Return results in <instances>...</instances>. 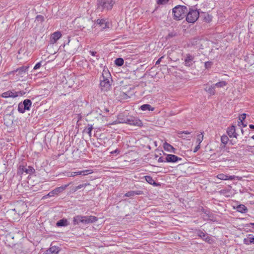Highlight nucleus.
<instances>
[{"label":"nucleus","instance_id":"393cba45","mask_svg":"<svg viewBox=\"0 0 254 254\" xmlns=\"http://www.w3.org/2000/svg\"><path fill=\"white\" fill-rule=\"evenodd\" d=\"M236 209L237 211L242 213H246L248 211L247 207L243 204L238 205L236 207Z\"/></svg>","mask_w":254,"mask_h":254},{"label":"nucleus","instance_id":"1a4fd4ad","mask_svg":"<svg viewBox=\"0 0 254 254\" xmlns=\"http://www.w3.org/2000/svg\"><path fill=\"white\" fill-rule=\"evenodd\" d=\"M92 172H93L90 170H84V171L69 173V174H68L67 175V176L74 177L75 176L80 175L84 176L86 175L91 174V173H92Z\"/></svg>","mask_w":254,"mask_h":254},{"label":"nucleus","instance_id":"6e6d98bb","mask_svg":"<svg viewBox=\"0 0 254 254\" xmlns=\"http://www.w3.org/2000/svg\"><path fill=\"white\" fill-rule=\"evenodd\" d=\"M123 94H124L125 96H127V95L125 93H123Z\"/></svg>","mask_w":254,"mask_h":254},{"label":"nucleus","instance_id":"9d476101","mask_svg":"<svg viewBox=\"0 0 254 254\" xmlns=\"http://www.w3.org/2000/svg\"><path fill=\"white\" fill-rule=\"evenodd\" d=\"M194 57L190 54L186 55L184 59L185 65L187 66H190L193 65L194 62L193 61Z\"/></svg>","mask_w":254,"mask_h":254},{"label":"nucleus","instance_id":"a19ab883","mask_svg":"<svg viewBox=\"0 0 254 254\" xmlns=\"http://www.w3.org/2000/svg\"><path fill=\"white\" fill-rule=\"evenodd\" d=\"M90 53L91 54V55L93 56H96V59L97 60H98L99 59V56L98 55H96V54H97V52H94V51H89Z\"/></svg>","mask_w":254,"mask_h":254},{"label":"nucleus","instance_id":"a211bd4d","mask_svg":"<svg viewBox=\"0 0 254 254\" xmlns=\"http://www.w3.org/2000/svg\"><path fill=\"white\" fill-rule=\"evenodd\" d=\"M244 244L247 245L254 244V236L249 234L247 238L244 239Z\"/></svg>","mask_w":254,"mask_h":254},{"label":"nucleus","instance_id":"f8f14e48","mask_svg":"<svg viewBox=\"0 0 254 254\" xmlns=\"http://www.w3.org/2000/svg\"><path fill=\"white\" fill-rule=\"evenodd\" d=\"M62 37V34L60 31L54 32L50 37V43L54 44Z\"/></svg>","mask_w":254,"mask_h":254},{"label":"nucleus","instance_id":"20e7f679","mask_svg":"<svg viewBox=\"0 0 254 254\" xmlns=\"http://www.w3.org/2000/svg\"><path fill=\"white\" fill-rule=\"evenodd\" d=\"M199 12L196 9H190L187 15L186 14V20L189 23H194L199 17Z\"/></svg>","mask_w":254,"mask_h":254},{"label":"nucleus","instance_id":"c03bdc74","mask_svg":"<svg viewBox=\"0 0 254 254\" xmlns=\"http://www.w3.org/2000/svg\"><path fill=\"white\" fill-rule=\"evenodd\" d=\"M168 0H158L157 3L158 4H163L168 1Z\"/></svg>","mask_w":254,"mask_h":254},{"label":"nucleus","instance_id":"b1692460","mask_svg":"<svg viewBox=\"0 0 254 254\" xmlns=\"http://www.w3.org/2000/svg\"><path fill=\"white\" fill-rule=\"evenodd\" d=\"M144 178H145V181L149 184L154 186H157L159 185V184H157L151 176H145Z\"/></svg>","mask_w":254,"mask_h":254},{"label":"nucleus","instance_id":"603ef678","mask_svg":"<svg viewBox=\"0 0 254 254\" xmlns=\"http://www.w3.org/2000/svg\"><path fill=\"white\" fill-rule=\"evenodd\" d=\"M250 225L253 226V228L254 229V223H250Z\"/></svg>","mask_w":254,"mask_h":254},{"label":"nucleus","instance_id":"f3484780","mask_svg":"<svg viewBox=\"0 0 254 254\" xmlns=\"http://www.w3.org/2000/svg\"><path fill=\"white\" fill-rule=\"evenodd\" d=\"M59 252V247L52 246L45 252V254H58Z\"/></svg>","mask_w":254,"mask_h":254},{"label":"nucleus","instance_id":"39448f33","mask_svg":"<svg viewBox=\"0 0 254 254\" xmlns=\"http://www.w3.org/2000/svg\"><path fill=\"white\" fill-rule=\"evenodd\" d=\"M32 105V102L29 99H25L22 103H20L18 106V111L21 113H24L26 110H29Z\"/></svg>","mask_w":254,"mask_h":254},{"label":"nucleus","instance_id":"bf43d9fd","mask_svg":"<svg viewBox=\"0 0 254 254\" xmlns=\"http://www.w3.org/2000/svg\"><path fill=\"white\" fill-rule=\"evenodd\" d=\"M2 198V197L0 195V199H1Z\"/></svg>","mask_w":254,"mask_h":254},{"label":"nucleus","instance_id":"4468645a","mask_svg":"<svg viewBox=\"0 0 254 254\" xmlns=\"http://www.w3.org/2000/svg\"><path fill=\"white\" fill-rule=\"evenodd\" d=\"M71 183H70L67 185H65L60 187H57L54 190H52L51 192L53 193V194L54 195L58 194L59 193L63 191L65 189L69 186V185Z\"/></svg>","mask_w":254,"mask_h":254},{"label":"nucleus","instance_id":"a878e982","mask_svg":"<svg viewBox=\"0 0 254 254\" xmlns=\"http://www.w3.org/2000/svg\"><path fill=\"white\" fill-rule=\"evenodd\" d=\"M205 90L210 95H214L215 93V86L214 85L209 87H206Z\"/></svg>","mask_w":254,"mask_h":254},{"label":"nucleus","instance_id":"6ab92c4d","mask_svg":"<svg viewBox=\"0 0 254 254\" xmlns=\"http://www.w3.org/2000/svg\"><path fill=\"white\" fill-rule=\"evenodd\" d=\"M28 67L22 66L10 72V73H14L18 72V74H22L23 73H25L28 69Z\"/></svg>","mask_w":254,"mask_h":254},{"label":"nucleus","instance_id":"c85d7f7f","mask_svg":"<svg viewBox=\"0 0 254 254\" xmlns=\"http://www.w3.org/2000/svg\"><path fill=\"white\" fill-rule=\"evenodd\" d=\"M89 184H80L77 186L74 187L72 188V190L75 192L76 191L79 189H82L83 188L86 187L87 185H89Z\"/></svg>","mask_w":254,"mask_h":254},{"label":"nucleus","instance_id":"c756f323","mask_svg":"<svg viewBox=\"0 0 254 254\" xmlns=\"http://www.w3.org/2000/svg\"><path fill=\"white\" fill-rule=\"evenodd\" d=\"M88 127L85 128L84 131L88 133L89 136H91V131L93 128L92 125H88Z\"/></svg>","mask_w":254,"mask_h":254},{"label":"nucleus","instance_id":"72a5a7b5","mask_svg":"<svg viewBox=\"0 0 254 254\" xmlns=\"http://www.w3.org/2000/svg\"><path fill=\"white\" fill-rule=\"evenodd\" d=\"M203 135L201 132L200 134H198L197 136L196 139V143L198 144H200L201 142L203 140Z\"/></svg>","mask_w":254,"mask_h":254},{"label":"nucleus","instance_id":"423d86ee","mask_svg":"<svg viewBox=\"0 0 254 254\" xmlns=\"http://www.w3.org/2000/svg\"><path fill=\"white\" fill-rule=\"evenodd\" d=\"M122 123H126L130 125H133L136 126H141L142 125L141 121L138 119L134 117H130L128 118H127L124 121H122Z\"/></svg>","mask_w":254,"mask_h":254},{"label":"nucleus","instance_id":"2eb2a0df","mask_svg":"<svg viewBox=\"0 0 254 254\" xmlns=\"http://www.w3.org/2000/svg\"><path fill=\"white\" fill-rule=\"evenodd\" d=\"M227 133L230 137H237V134L236 133L235 127L232 126L231 127L228 128Z\"/></svg>","mask_w":254,"mask_h":254},{"label":"nucleus","instance_id":"0eeeda50","mask_svg":"<svg viewBox=\"0 0 254 254\" xmlns=\"http://www.w3.org/2000/svg\"><path fill=\"white\" fill-rule=\"evenodd\" d=\"M110 80L109 79H101L100 80V87L102 90L108 91L111 87Z\"/></svg>","mask_w":254,"mask_h":254},{"label":"nucleus","instance_id":"79ce46f5","mask_svg":"<svg viewBox=\"0 0 254 254\" xmlns=\"http://www.w3.org/2000/svg\"><path fill=\"white\" fill-rule=\"evenodd\" d=\"M41 66V62H39L35 64V65L34 67V69H35V70L39 68Z\"/></svg>","mask_w":254,"mask_h":254},{"label":"nucleus","instance_id":"cd10ccee","mask_svg":"<svg viewBox=\"0 0 254 254\" xmlns=\"http://www.w3.org/2000/svg\"><path fill=\"white\" fill-rule=\"evenodd\" d=\"M140 109L142 111H153L154 110V108L152 107L149 104H144L140 106Z\"/></svg>","mask_w":254,"mask_h":254},{"label":"nucleus","instance_id":"ea45409f","mask_svg":"<svg viewBox=\"0 0 254 254\" xmlns=\"http://www.w3.org/2000/svg\"><path fill=\"white\" fill-rule=\"evenodd\" d=\"M158 162H167V161H166V156L165 157H159L158 160Z\"/></svg>","mask_w":254,"mask_h":254},{"label":"nucleus","instance_id":"7ed1b4c3","mask_svg":"<svg viewBox=\"0 0 254 254\" xmlns=\"http://www.w3.org/2000/svg\"><path fill=\"white\" fill-rule=\"evenodd\" d=\"M98 218L94 216L77 215L74 217L73 222L74 225L81 222L84 224L92 223L97 221Z\"/></svg>","mask_w":254,"mask_h":254},{"label":"nucleus","instance_id":"c9c22d12","mask_svg":"<svg viewBox=\"0 0 254 254\" xmlns=\"http://www.w3.org/2000/svg\"><path fill=\"white\" fill-rule=\"evenodd\" d=\"M36 19L38 21H40L41 22H42L44 20V17L43 16L40 15H37L36 16Z\"/></svg>","mask_w":254,"mask_h":254},{"label":"nucleus","instance_id":"09e8293b","mask_svg":"<svg viewBox=\"0 0 254 254\" xmlns=\"http://www.w3.org/2000/svg\"><path fill=\"white\" fill-rule=\"evenodd\" d=\"M190 132H189L188 131H181L180 133H179V134H190Z\"/></svg>","mask_w":254,"mask_h":254},{"label":"nucleus","instance_id":"aec40b11","mask_svg":"<svg viewBox=\"0 0 254 254\" xmlns=\"http://www.w3.org/2000/svg\"><path fill=\"white\" fill-rule=\"evenodd\" d=\"M197 234L198 237L201 238L203 240L206 242H209L210 240V237L206 234L200 230L197 232Z\"/></svg>","mask_w":254,"mask_h":254},{"label":"nucleus","instance_id":"e433bc0d","mask_svg":"<svg viewBox=\"0 0 254 254\" xmlns=\"http://www.w3.org/2000/svg\"><path fill=\"white\" fill-rule=\"evenodd\" d=\"M1 97L5 98L10 97V93H9V91L2 93Z\"/></svg>","mask_w":254,"mask_h":254},{"label":"nucleus","instance_id":"f257e3e1","mask_svg":"<svg viewBox=\"0 0 254 254\" xmlns=\"http://www.w3.org/2000/svg\"><path fill=\"white\" fill-rule=\"evenodd\" d=\"M172 12L174 19L176 20H180L186 16L188 9L186 6L179 5L173 8Z\"/></svg>","mask_w":254,"mask_h":254},{"label":"nucleus","instance_id":"49530a36","mask_svg":"<svg viewBox=\"0 0 254 254\" xmlns=\"http://www.w3.org/2000/svg\"><path fill=\"white\" fill-rule=\"evenodd\" d=\"M200 144H197V145L195 147L194 150H193V152H196L197 151V150L200 148Z\"/></svg>","mask_w":254,"mask_h":254},{"label":"nucleus","instance_id":"3c124183","mask_svg":"<svg viewBox=\"0 0 254 254\" xmlns=\"http://www.w3.org/2000/svg\"><path fill=\"white\" fill-rule=\"evenodd\" d=\"M249 127L251 129H254V125H250Z\"/></svg>","mask_w":254,"mask_h":254},{"label":"nucleus","instance_id":"6e6552de","mask_svg":"<svg viewBox=\"0 0 254 254\" xmlns=\"http://www.w3.org/2000/svg\"><path fill=\"white\" fill-rule=\"evenodd\" d=\"M34 169L31 166H28V168L24 166H20L18 170V174L22 175L24 172L26 174H31L33 172Z\"/></svg>","mask_w":254,"mask_h":254},{"label":"nucleus","instance_id":"412c9836","mask_svg":"<svg viewBox=\"0 0 254 254\" xmlns=\"http://www.w3.org/2000/svg\"><path fill=\"white\" fill-rule=\"evenodd\" d=\"M143 194V191L141 190H132V191H129L127 192L125 196L127 197H131L135 195H140Z\"/></svg>","mask_w":254,"mask_h":254},{"label":"nucleus","instance_id":"f704fd0d","mask_svg":"<svg viewBox=\"0 0 254 254\" xmlns=\"http://www.w3.org/2000/svg\"><path fill=\"white\" fill-rule=\"evenodd\" d=\"M9 93H10V97L15 98L18 96L17 92L14 91L13 90H9Z\"/></svg>","mask_w":254,"mask_h":254},{"label":"nucleus","instance_id":"7c9ffc66","mask_svg":"<svg viewBox=\"0 0 254 254\" xmlns=\"http://www.w3.org/2000/svg\"><path fill=\"white\" fill-rule=\"evenodd\" d=\"M124 63V60L122 58H117L115 61V64L118 66H122V65H123Z\"/></svg>","mask_w":254,"mask_h":254},{"label":"nucleus","instance_id":"5701e85b","mask_svg":"<svg viewBox=\"0 0 254 254\" xmlns=\"http://www.w3.org/2000/svg\"><path fill=\"white\" fill-rule=\"evenodd\" d=\"M163 147L164 150L167 151L173 152L174 153H175L176 149L174 148V147H173L171 145L167 142H165L163 144Z\"/></svg>","mask_w":254,"mask_h":254},{"label":"nucleus","instance_id":"5fc2aeb1","mask_svg":"<svg viewBox=\"0 0 254 254\" xmlns=\"http://www.w3.org/2000/svg\"><path fill=\"white\" fill-rule=\"evenodd\" d=\"M230 143H231V144H232V145H233V144H234V143H233V142H232V140H230Z\"/></svg>","mask_w":254,"mask_h":254},{"label":"nucleus","instance_id":"8fccbe9b","mask_svg":"<svg viewBox=\"0 0 254 254\" xmlns=\"http://www.w3.org/2000/svg\"><path fill=\"white\" fill-rule=\"evenodd\" d=\"M18 94V95H20V96H22L23 95H24L25 94V92L24 91H19V92H17Z\"/></svg>","mask_w":254,"mask_h":254},{"label":"nucleus","instance_id":"dca6fc26","mask_svg":"<svg viewBox=\"0 0 254 254\" xmlns=\"http://www.w3.org/2000/svg\"><path fill=\"white\" fill-rule=\"evenodd\" d=\"M95 25H99L100 27H101V28L103 29L108 27L107 26V23L106 22L105 20L103 19H97L96 21V23H94L93 26L96 27Z\"/></svg>","mask_w":254,"mask_h":254},{"label":"nucleus","instance_id":"de8ad7c7","mask_svg":"<svg viewBox=\"0 0 254 254\" xmlns=\"http://www.w3.org/2000/svg\"><path fill=\"white\" fill-rule=\"evenodd\" d=\"M163 58V57H161L160 58H159L156 62V64H155L156 65H157V64H160V63L161 62V60Z\"/></svg>","mask_w":254,"mask_h":254},{"label":"nucleus","instance_id":"864d4df0","mask_svg":"<svg viewBox=\"0 0 254 254\" xmlns=\"http://www.w3.org/2000/svg\"><path fill=\"white\" fill-rule=\"evenodd\" d=\"M242 125L244 127H246L247 126V125L246 124H244L243 122H242Z\"/></svg>","mask_w":254,"mask_h":254},{"label":"nucleus","instance_id":"9b49d317","mask_svg":"<svg viewBox=\"0 0 254 254\" xmlns=\"http://www.w3.org/2000/svg\"><path fill=\"white\" fill-rule=\"evenodd\" d=\"M182 160V158L173 154H167L166 155V161L167 162L176 163Z\"/></svg>","mask_w":254,"mask_h":254},{"label":"nucleus","instance_id":"4d7b16f0","mask_svg":"<svg viewBox=\"0 0 254 254\" xmlns=\"http://www.w3.org/2000/svg\"><path fill=\"white\" fill-rule=\"evenodd\" d=\"M119 152V151H118V150H116L115 151V153H116V152Z\"/></svg>","mask_w":254,"mask_h":254},{"label":"nucleus","instance_id":"4be33fe9","mask_svg":"<svg viewBox=\"0 0 254 254\" xmlns=\"http://www.w3.org/2000/svg\"><path fill=\"white\" fill-rule=\"evenodd\" d=\"M101 79L111 80V74L108 70H105V69L103 70V71L102 73V77H100V80Z\"/></svg>","mask_w":254,"mask_h":254},{"label":"nucleus","instance_id":"13d9d810","mask_svg":"<svg viewBox=\"0 0 254 254\" xmlns=\"http://www.w3.org/2000/svg\"><path fill=\"white\" fill-rule=\"evenodd\" d=\"M252 138L254 139V135L252 137Z\"/></svg>","mask_w":254,"mask_h":254},{"label":"nucleus","instance_id":"a18cd8bd","mask_svg":"<svg viewBox=\"0 0 254 254\" xmlns=\"http://www.w3.org/2000/svg\"><path fill=\"white\" fill-rule=\"evenodd\" d=\"M51 196H54V195L53 194V193L51 191L50 192H49V193L47 195L44 196L43 198H47V197Z\"/></svg>","mask_w":254,"mask_h":254},{"label":"nucleus","instance_id":"2f4dec72","mask_svg":"<svg viewBox=\"0 0 254 254\" xmlns=\"http://www.w3.org/2000/svg\"><path fill=\"white\" fill-rule=\"evenodd\" d=\"M227 85V82L225 81H220L219 82L216 83L215 84H214V85L215 87H223Z\"/></svg>","mask_w":254,"mask_h":254},{"label":"nucleus","instance_id":"bb28decb","mask_svg":"<svg viewBox=\"0 0 254 254\" xmlns=\"http://www.w3.org/2000/svg\"><path fill=\"white\" fill-rule=\"evenodd\" d=\"M68 221L66 219H62L57 222L56 225L58 227H63L67 226Z\"/></svg>","mask_w":254,"mask_h":254},{"label":"nucleus","instance_id":"58836bf2","mask_svg":"<svg viewBox=\"0 0 254 254\" xmlns=\"http://www.w3.org/2000/svg\"><path fill=\"white\" fill-rule=\"evenodd\" d=\"M176 35H177L176 33L174 32H170L168 34V35L167 36V38H172V37L176 36Z\"/></svg>","mask_w":254,"mask_h":254},{"label":"nucleus","instance_id":"f03ea898","mask_svg":"<svg viewBox=\"0 0 254 254\" xmlns=\"http://www.w3.org/2000/svg\"><path fill=\"white\" fill-rule=\"evenodd\" d=\"M115 3L113 0H97V9L100 12L110 10Z\"/></svg>","mask_w":254,"mask_h":254},{"label":"nucleus","instance_id":"ddd939ff","mask_svg":"<svg viewBox=\"0 0 254 254\" xmlns=\"http://www.w3.org/2000/svg\"><path fill=\"white\" fill-rule=\"evenodd\" d=\"M217 178L221 180H233L237 178V177L234 175L229 176L222 173L217 175Z\"/></svg>","mask_w":254,"mask_h":254},{"label":"nucleus","instance_id":"37998d69","mask_svg":"<svg viewBox=\"0 0 254 254\" xmlns=\"http://www.w3.org/2000/svg\"><path fill=\"white\" fill-rule=\"evenodd\" d=\"M246 118V114H243L240 117V120H241V122H242Z\"/></svg>","mask_w":254,"mask_h":254},{"label":"nucleus","instance_id":"4c0bfd02","mask_svg":"<svg viewBox=\"0 0 254 254\" xmlns=\"http://www.w3.org/2000/svg\"><path fill=\"white\" fill-rule=\"evenodd\" d=\"M205 67L206 68L208 69L211 67L212 65V63L211 62H206L205 63Z\"/></svg>","mask_w":254,"mask_h":254},{"label":"nucleus","instance_id":"473e14b6","mask_svg":"<svg viewBox=\"0 0 254 254\" xmlns=\"http://www.w3.org/2000/svg\"><path fill=\"white\" fill-rule=\"evenodd\" d=\"M221 142L224 144H226L229 140L228 137L226 135H223L221 138Z\"/></svg>","mask_w":254,"mask_h":254}]
</instances>
